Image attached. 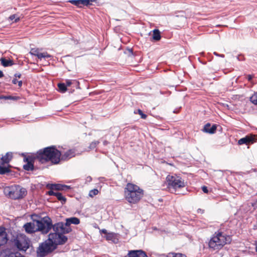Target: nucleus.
<instances>
[{"mask_svg":"<svg viewBox=\"0 0 257 257\" xmlns=\"http://www.w3.org/2000/svg\"><path fill=\"white\" fill-rule=\"evenodd\" d=\"M65 240L64 237L60 238V236L56 234H49L48 238L40 244L37 250V256L45 257L54 250L58 245L64 244Z\"/></svg>","mask_w":257,"mask_h":257,"instance_id":"f257e3e1","label":"nucleus"},{"mask_svg":"<svg viewBox=\"0 0 257 257\" xmlns=\"http://www.w3.org/2000/svg\"><path fill=\"white\" fill-rule=\"evenodd\" d=\"M61 156V152L54 146L39 150L36 155L37 158L41 163L50 161L54 164L59 163Z\"/></svg>","mask_w":257,"mask_h":257,"instance_id":"f03ea898","label":"nucleus"},{"mask_svg":"<svg viewBox=\"0 0 257 257\" xmlns=\"http://www.w3.org/2000/svg\"><path fill=\"white\" fill-rule=\"evenodd\" d=\"M126 200L130 203L135 204L139 202L143 196V190L138 186L127 183L124 188Z\"/></svg>","mask_w":257,"mask_h":257,"instance_id":"7ed1b4c3","label":"nucleus"},{"mask_svg":"<svg viewBox=\"0 0 257 257\" xmlns=\"http://www.w3.org/2000/svg\"><path fill=\"white\" fill-rule=\"evenodd\" d=\"M5 192L10 198L14 200L22 199L27 194L26 189L20 186L9 187L5 190Z\"/></svg>","mask_w":257,"mask_h":257,"instance_id":"20e7f679","label":"nucleus"},{"mask_svg":"<svg viewBox=\"0 0 257 257\" xmlns=\"http://www.w3.org/2000/svg\"><path fill=\"white\" fill-rule=\"evenodd\" d=\"M36 222L37 231L43 233H47L52 228L53 224L51 218L47 216L41 218L40 220H33Z\"/></svg>","mask_w":257,"mask_h":257,"instance_id":"39448f33","label":"nucleus"},{"mask_svg":"<svg viewBox=\"0 0 257 257\" xmlns=\"http://www.w3.org/2000/svg\"><path fill=\"white\" fill-rule=\"evenodd\" d=\"M54 233H51L50 234H56L60 236V238L63 237L66 238L65 240V243L67 241L68 238L64 235V234H67L70 232L72 229L70 226H68L66 225V222L63 223L62 222H59L53 225L52 228Z\"/></svg>","mask_w":257,"mask_h":257,"instance_id":"423d86ee","label":"nucleus"},{"mask_svg":"<svg viewBox=\"0 0 257 257\" xmlns=\"http://www.w3.org/2000/svg\"><path fill=\"white\" fill-rule=\"evenodd\" d=\"M166 182L169 188L175 190L183 188L185 186L184 180L179 176L168 175L166 177Z\"/></svg>","mask_w":257,"mask_h":257,"instance_id":"0eeeda50","label":"nucleus"},{"mask_svg":"<svg viewBox=\"0 0 257 257\" xmlns=\"http://www.w3.org/2000/svg\"><path fill=\"white\" fill-rule=\"evenodd\" d=\"M224 235L221 233H219L216 236H213L209 242V246L214 250L219 249L225 244L223 239Z\"/></svg>","mask_w":257,"mask_h":257,"instance_id":"6e6552de","label":"nucleus"},{"mask_svg":"<svg viewBox=\"0 0 257 257\" xmlns=\"http://www.w3.org/2000/svg\"><path fill=\"white\" fill-rule=\"evenodd\" d=\"M15 244L20 250L25 251L29 248V241L25 238H17Z\"/></svg>","mask_w":257,"mask_h":257,"instance_id":"1a4fd4ad","label":"nucleus"},{"mask_svg":"<svg viewBox=\"0 0 257 257\" xmlns=\"http://www.w3.org/2000/svg\"><path fill=\"white\" fill-rule=\"evenodd\" d=\"M24 162H27L23 166V168L26 171H33L34 169V158L31 156H28L24 158Z\"/></svg>","mask_w":257,"mask_h":257,"instance_id":"9d476101","label":"nucleus"},{"mask_svg":"<svg viewBox=\"0 0 257 257\" xmlns=\"http://www.w3.org/2000/svg\"><path fill=\"white\" fill-rule=\"evenodd\" d=\"M47 187L51 189H55L56 190L67 191L71 189L70 186L60 184H49L47 185Z\"/></svg>","mask_w":257,"mask_h":257,"instance_id":"9b49d317","label":"nucleus"},{"mask_svg":"<svg viewBox=\"0 0 257 257\" xmlns=\"http://www.w3.org/2000/svg\"><path fill=\"white\" fill-rule=\"evenodd\" d=\"M127 257H148L143 250H131L127 253Z\"/></svg>","mask_w":257,"mask_h":257,"instance_id":"f8f14e48","label":"nucleus"},{"mask_svg":"<svg viewBox=\"0 0 257 257\" xmlns=\"http://www.w3.org/2000/svg\"><path fill=\"white\" fill-rule=\"evenodd\" d=\"M34 222H28L24 224V228L27 233H33L37 231V227Z\"/></svg>","mask_w":257,"mask_h":257,"instance_id":"ddd939ff","label":"nucleus"},{"mask_svg":"<svg viewBox=\"0 0 257 257\" xmlns=\"http://www.w3.org/2000/svg\"><path fill=\"white\" fill-rule=\"evenodd\" d=\"M13 158V154L11 152H8L5 156L0 157V164L5 165L9 164Z\"/></svg>","mask_w":257,"mask_h":257,"instance_id":"4468645a","label":"nucleus"},{"mask_svg":"<svg viewBox=\"0 0 257 257\" xmlns=\"http://www.w3.org/2000/svg\"><path fill=\"white\" fill-rule=\"evenodd\" d=\"M75 156V152L73 150H69L65 152L64 154L61 153L60 160H67Z\"/></svg>","mask_w":257,"mask_h":257,"instance_id":"2eb2a0df","label":"nucleus"},{"mask_svg":"<svg viewBox=\"0 0 257 257\" xmlns=\"http://www.w3.org/2000/svg\"><path fill=\"white\" fill-rule=\"evenodd\" d=\"M216 125L213 124L211 126L209 123L206 124L203 128V131L205 133H209L210 134H214L216 130Z\"/></svg>","mask_w":257,"mask_h":257,"instance_id":"dca6fc26","label":"nucleus"},{"mask_svg":"<svg viewBox=\"0 0 257 257\" xmlns=\"http://www.w3.org/2000/svg\"><path fill=\"white\" fill-rule=\"evenodd\" d=\"M253 142V138L251 137L247 136L239 139L238 141V144L239 145H242L243 144L247 145L249 143H252Z\"/></svg>","mask_w":257,"mask_h":257,"instance_id":"f3484780","label":"nucleus"},{"mask_svg":"<svg viewBox=\"0 0 257 257\" xmlns=\"http://www.w3.org/2000/svg\"><path fill=\"white\" fill-rule=\"evenodd\" d=\"M80 220L76 217L67 218L66 219V225L70 226L71 224L77 225L79 224Z\"/></svg>","mask_w":257,"mask_h":257,"instance_id":"a211bd4d","label":"nucleus"},{"mask_svg":"<svg viewBox=\"0 0 257 257\" xmlns=\"http://www.w3.org/2000/svg\"><path fill=\"white\" fill-rule=\"evenodd\" d=\"M2 65L4 67H8L12 66L14 62L10 59H7L5 58H1L0 59Z\"/></svg>","mask_w":257,"mask_h":257,"instance_id":"6ab92c4d","label":"nucleus"},{"mask_svg":"<svg viewBox=\"0 0 257 257\" xmlns=\"http://www.w3.org/2000/svg\"><path fill=\"white\" fill-rule=\"evenodd\" d=\"M153 40L155 41H159L161 38L160 31L158 29H155L153 30Z\"/></svg>","mask_w":257,"mask_h":257,"instance_id":"aec40b11","label":"nucleus"},{"mask_svg":"<svg viewBox=\"0 0 257 257\" xmlns=\"http://www.w3.org/2000/svg\"><path fill=\"white\" fill-rule=\"evenodd\" d=\"M7 233L6 232L5 228L3 227H0V239H8L7 237Z\"/></svg>","mask_w":257,"mask_h":257,"instance_id":"412c9836","label":"nucleus"},{"mask_svg":"<svg viewBox=\"0 0 257 257\" xmlns=\"http://www.w3.org/2000/svg\"><path fill=\"white\" fill-rule=\"evenodd\" d=\"M4 165L0 164V174L2 175L6 174L11 171L8 167L4 166Z\"/></svg>","mask_w":257,"mask_h":257,"instance_id":"4be33fe9","label":"nucleus"},{"mask_svg":"<svg viewBox=\"0 0 257 257\" xmlns=\"http://www.w3.org/2000/svg\"><path fill=\"white\" fill-rule=\"evenodd\" d=\"M55 196L57 197L58 200L61 202L62 204H64L66 202V198L64 197L61 193L57 192L55 194Z\"/></svg>","mask_w":257,"mask_h":257,"instance_id":"5701e85b","label":"nucleus"},{"mask_svg":"<svg viewBox=\"0 0 257 257\" xmlns=\"http://www.w3.org/2000/svg\"><path fill=\"white\" fill-rule=\"evenodd\" d=\"M58 87L61 92L64 93L67 90V85L64 83H58Z\"/></svg>","mask_w":257,"mask_h":257,"instance_id":"b1692460","label":"nucleus"},{"mask_svg":"<svg viewBox=\"0 0 257 257\" xmlns=\"http://www.w3.org/2000/svg\"><path fill=\"white\" fill-rule=\"evenodd\" d=\"M69 2L78 7H81L82 6V0H70Z\"/></svg>","mask_w":257,"mask_h":257,"instance_id":"393cba45","label":"nucleus"},{"mask_svg":"<svg viewBox=\"0 0 257 257\" xmlns=\"http://www.w3.org/2000/svg\"><path fill=\"white\" fill-rule=\"evenodd\" d=\"M115 234L113 232L107 233L105 236L106 239L108 240L113 241L115 239Z\"/></svg>","mask_w":257,"mask_h":257,"instance_id":"a878e982","label":"nucleus"},{"mask_svg":"<svg viewBox=\"0 0 257 257\" xmlns=\"http://www.w3.org/2000/svg\"><path fill=\"white\" fill-rule=\"evenodd\" d=\"M79 83L78 81H76V80H69V79H67L65 81V84L66 85H67V86H70L72 84H78Z\"/></svg>","mask_w":257,"mask_h":257,"instance_id":"bb28decb","label":"nucleus"},{"mask_svg":"<svg viewBox=\"0 0 257 257\" xmlns=\"http://www.w3.org/2000/svg\"><path fill=\"white\" fill-rule=\"evenodd\" d=\"M250 100L253 104L257 105V92L250 97Z\"/></svg>","mask_w":257,"mask_h":257,"instance_id":"cd10ccee","label":"nucleus"},{"mask_svg":"<svg viewBox=\"0 0 257 257\" xmlns=\"http://www.w3.org/2000/svg\"><path fill=\"white\" fill-rule=\"evenodd\" d=\"M99 143L100 142L98 141H95L92 142L90 144V145L89 146V149H90V150H94L96 147L97 145H98L99 144Z\"/></svg>","mask_w":257,"mask_h":257,"instance_id":"c85d7f7f","label":"nucleus"},{"mask_svg":"<svg viewBox=\"0 0 257 257\" xmlns=\"http://www.w3.org/2000/svg\"><path fill=\"white\" fill-rule=\"evenodd\" d=\"M96 0H82V6H87L90 4V2H95Z\"/></svg>","mask_w":257,"mask_h":257,"instance_id":"c756f323","label":"nucleus"},{"mask_svg":"<svg viewBox=\"0 0 257 257\" xmlns=\"http://www.w3.org/2000/svg\"><path fill=\"white\" fill-rule=\"evenodd\" d=\"M98 193V191L96 189H94L93 190H91L89 192V196L91 197H93V196H95L97 195Z\"/></svg>","mask_w":257,"mask_h":257,"instance_id":"7c9ffc66","label":"nucleus"},{"mask_svg":"<svg viewBox=\"0 0 257 257\" xmlns=\"http://www.w3.org/2000/svg\"><path fill=\"white\" fill-rule=\"evenodd\" d=\"M1 99H6V100H7V99L15 100V99H16L15 97L12 96H10V95H9V96L2 95V96H1Z\"/></svg>","mask_w":257,"mask_h":257,"instance_id":"2f4dec72","label":"nucleus"},{"mask_svg":"<svg viewBox=\"0 0 257 257\" xmlns=\"http://www.w3.org/2000/svg\"><path fill=\"white\" fill-rule=\"evenodd\" d=\"M39 52L38 49H32L30 51V54L32 55H35L37 56V54Z\"/></svg>","mask_w":257,"mask_h":257,"instance_id":"473e14b6","label":"nucleus"},{"mask_svg":"<svg viewBox=\"0 0 257 257\" xmlns=\"http://www.w3.org/2000/svg\"><path fill=\"white\" fill-rule=\"evenodd\" d=\"M139 114L141 115V117L143 119H146L147 117V115L144 114L143 111L141 109L138 110Z\"/></svg>","mask_w":257,"mask_h":257,"instance_id":"72a5a7b5","label":"nucleus"},{"mask_svg":"<svg viewBox=\"0 0 257 257\" xmlns=\"http://www.w3.org/2000/svg\"><path fill=\"white\" fill-rule=\"evenodd\" d=\"M16 15H11L10 17H9V19L13 21V20H15V22H17V21H18L19 20V18H16Z\"/></svg>","mask_w":257,"mask_h":257,"instance_id":"f704fd0d","label":"nucleus"},{"mask_svg":"<svg viewBox=\"0 0 257 257\" xmlns=\"http://www.w3.org/2000/svg\"><path fill=\"white\" fill-rule=\"evenodd\" d=\"M174 257H187L185 254L181 253H174Z\"/></svg>","mask_w":257,"mask_h":257,"instance_id":"c9c22d12","label":"nucleus"},{"mask_svg":"<svg viewBox=\"0 0 257 257\" xmlns=\"http://www.w3.org/2000/svg\"><path fill=\"white\" fill-rule=\"evenodd\" d=\"M223 240L225 242V244L229 243L230 242V237L229 236L225 237L224 236V239Z\"/></svg>","mask_w":257,"mask_h":257,"instance_id":"e433bc0d","label":"nucleus"},{"mask_svg":"<svg viewBox=\"0 0 257 257\" xmlns=\"http://www.w3.org/2000/svg\"><path fill=\"white\" fill-rule=\"evenodd\" d=\"M52 56L49 54L47 52H44V59H46L48 58H51Z\"/></svg>","mask_w":257,"mask_h":257,"instance_id":"4c0bfd02","label":"nucleus"},{"mask_svg":"<svg viewBox=\"0 0 257 257\" xmlns=\"http://www.w3.org/2000/svg\"><path fill=\"white\" fill-rule=\"evenodd\" d=\"M37 57L40 60L44 58V52L40 53L39 52L38 54H37Z\"/></svg>","mask_w":257,"mask_h":257,"instance_id":"58836bf2","label":"nucleus"},{"mask_svg":"<svg viewBox=\"0 0 257 257\" xmlns=\"http://www.w3.org/2000/svg\"><path fill=\"white\" fill-rule=\"evenodd\" d=\"M8 239H0V246L7 243Z\"/></svg>","mask_w":257,"mask_h":257,"instance_id":"ea45409f","label":"nucleus"},{"mask_svg":"<svg viewBox=\"0 0 257 257\" xmlns=\"http://www.w3.org/2000/svg\"><path fill=\"white\" fill-rule=\"evenodd\" d=\"M53 189H51V190H50L48 192V194L51 196H55V194L57 193V192H54V191H53Z\"/></svg>","mask_w":257,"mask_h":257,"instance_id":"a19ab883","label":"nucleus"},{"mask_svg":"<svg viewBox=\"0 0 257 257\" xmlns=\"http://www.w3.org/2000/svg\"><path fill=\"white\" fill-rule=\"evenodd\" d=\"M202 190L203 191V192L205 193H207L208 192V188L205 186H202Z\"/></svg>","mask_w":257,"mask_h":257,"instance_id":"79ce46f5","label":"nucleus"},{"mask_svg":"<svg viewBox=\"0 0 257 257\" xmlns=\"http://www.w3.org/2000/svg\"><path fill=\"white\" fill-rule=\"evenodd\" d=\"M251 206L253 208V209L257 208V200L254 202L251 203Z\"/></svg>","mask_w":257,"mask_h":257,"instance_id":"37998d69","label":"nucleus"},{"mask_svg":"<svg viewBox=\"0 0 257 257\" xmlns=\"http://www.w3.org/2000/svg\"><path fill=\"white\" fill-rule=\"evenodd\" d=\"M213 54H214V55H215V56H218V57H222V58H224V55H223V54H219L217 53L216 52H214Z\"/></svg>","mask_w":257,"mask_h":257,"instance_id":"c03bdc74","label":"nucleus"},{"mask_svg":"<svg viewBox=\"0 0 257 257\" xmlns=\"http://www.w3.org/2000/svg\"><path fill=\"white\" fill-rule=\"evenodd\" d=\"M166 257H174V252H170L168 253Z\"/></svg>","mask_w":257,"mask_h":257,"instance_id":"a18cd8bd","label":"nucleus"},{"mask_svg":"<svg viewBox=\"0 0 257 257\" xmlns=\"http://www.w3.org/2000/svg\"><path fill=\"white\" fill-rule=\"evenodd\" d=\"M21 76V74L19 73H16L15 74V77H18V78H20Z\"/></svg>","mask_w":257,"mask_h":257,"instance_id":"49530a36","label":"nucleus"},{"mask_svg":"<svg viewBox=\"0 0 257 257\" xmlns=\"http://www.w3.org/2000/svg\"><path fill=\"white\" fill-rule=\"evenodd\" d=\"M92 180V178L90 176H88L86 178V181L90 182Z\"/></svg>","mask_w":257,"mask_h":257,"instance_id":"de8ad7c7","label":"nucleus"},{"mask_svg":"<svg viewBox=\"0 0 257 257\" xmlns=\"http://www.w3.org/2000/svg\"><path fill=\"white\" fill-rule=\"evenodd\" d=\"M101 232L105 234L106 235L107 234V230L105 229H103L101 230Z\"/></svg>","mask_w":257,"mask_h":257,"instance_id":"09e8293b","label":"nucleus"},{"mask_svg":"<svg viewBox=\"0 0 257 257\" xmlns=\"http://www.w3.org/2000/svg\"><path fill=\"white\" fill-rule=\"evenodd\" d=\"M18 81H17V79L16 78H14L13 79V80H12V82L13 84H16Z\"/></svg>","mask_w":257,"mask_h":257,"instance_id":"8fccbe9b","label":"nucleus"},{"mask_svg":"<svg viewBox=\"0 0 257 257\" xmlns=\"http://www.w3.org/2000/svg\"><path fill=\"white\" fill-rule=\"evenodd\" d=\"M197 212L198 213H203L204 212V210H202L201 209H198L197 210Z\"/></svg>","mask_w":257,"mask_h":257,"instance_id":"3c124183","label":"nucleus"},{"mask_svg":"<svg viewBox=\"0 0 257 257\" xmlns=\"http://www.w3.org/2000/svg\"><path fill=\"white\" fill-rule=\"evenodd\" d=\"M18 83L19 86L21 87L22 85V84H23L22 81H19L18 82Z\"/></svg>","mask_w":257,"mask_h":257,"instance_id":"603ef678","label":"nucleus"},{"mask_svg":"<svg viewBox=\"0 0 257 257\" xmlns=\"http://www.w3.org/2000/svg\"><path fill=\"white\" fill-rule=\"evenodd\" d=\"M108 143H109L106 140L104 141L103 142V145H104V146L107 145Z\"/></svg>","mask_w":257,"mask_h":257,"instance_id":"864d4df0","label":"nucleus"},{"mask_svg":"<svg viewBox=\"0 0 257 257\" xmlns=\"http://www.w3.org/2000/svg\"><path fill=\"white\" fill-rule=\"evenodd\" d=\"M252 76H251V75H248L247 76V79H248V80H251V79H252Z\"/></svg>","mask_w":257,"mask_h":257,"instance_id":"5fc2aeb1","label":"nucleus"},{"mask_svg":"<svg viewBox=\"0 0 257 257\" xmlns=\"http://www.w3.org/2000/svg\"><path fill=\"white\" fill-rule=\"evenodd\" d=\"M4 76V74L2 71L0 70V78H2Z\"/></svg>","mask_w":257,"mask_h":257,"instance_id":"6e6d98bb","label":"nucleus"},{"mask_svg":"<svg viewBox=\"0 0 257 257\" xmlns=\"http://www.w3.org/2000/svg\"><path fill=\"white\" fill-rule=\"evenodd\" d=\"M174 113H176L177 112H176L175 110H174Z\"/></svg>","mask_w":257,"mask_h":257,"instance_id":"4d7b16f0","label":"nucleus"},{"mask_svg":"<svg viewBox=\"0 0 257 257\" xmlns=\"http://www.w3.org/2000/svg\"><path fill=\"white\" fill-rule=\"evenodd\" d=\"M8 257H10V255H9V256H8Z\"/></svg>","mask_w":257,"mask_h":257,"instance_id":"13d9d810","label":"nucleus"}]
</instances>
